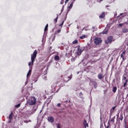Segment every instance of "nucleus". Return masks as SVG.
<instances>
[{
	"label": "nucleus",
	"mask_w": 128,
	"mask_h": 128,
	"mask_svg": "<svg viewBox=\"0 0 128 128\" xmlns=\"http://www.w3.org/2000/svg\"><path fill=\"white\" fill-rule=\"evenodd\" d=\"M36 54H38V50H35L33 54H31V62L28 63L29 66H34V60L36 58Z\"/></svg>",
	"instance_id": "nucleus-1"
},
{
	"label": "nucleus",
	"mask_w": 128,
	"mask_h": 128,
	"mask_svg": "<svg viewBox=\"0 0 128 128\" xmlns=\"http://www.w3.org/2000/svg\"><path fill=\"white\" fill-rule=\"evenodd\" d=\"M27 104L28 106H34L36 104V98L34 96H32L27 100Z\"/></svg>",
	"instance_id": "nucleus-2"
},
{
	"label": "nucleus",
	"mask_w": 128,
	"mask_h": 128,
	"mask_svg": "<svg viewBox=\"0 0 128 128\" xmlns=\"http://www.w3.org/2000/svg\"><path fill=\"white\" fill-rule=\"evenodd\" d=\"M102 42V38H96L94 39V44H95L96 46H98L99 44H100Z\"/></svg>",
	"instance_id": "nucleus-3"
},
{
	"label": "nucleus",
	"mask_w": 128,
	"mask_h": 128,
	"mask_svg": "<svg viewBox=\"0 0 128 128\" xmlns=\"http://www.w3.org/2000/svg\"><path fill=\"white\" fill-rule=\"evenodd\" d=\"M113 38L112 36H109L108 37L107 40H106L105 42L106 44H108L112 42Z\"/></svg>",
	"instance_id": "nucleus-4"
},
{
	"label": "nucleus",
	"mask_w": 128,
	"mask_h": 128,
	"mask_svg": "<svg viewBox=\"0 0 128 128\" xmlns=\"http://www.w3.org/2000/svg\"><path fill=\"white\" fill-rule=\"evenodd\" d=\"M126 51L124 50L122 54H120V58H122L123 62H124V60H126V58H124V56H126Z\"/></svg>",
	"instance_id": "nucleus-5"
},
{
	"label": "nucleus",
	"mask_w": 128,
	"mask_h": 128,
	"mask_svg": "<svg viewBox=\"0 0 128 128\" xmlns=\"http://www.w3.org/2000/svg\"><path fill=\"white\" fill-rule=\"evenodd\" d=\"M66 16H64V18H62V23L59 24L60 26H61V28H62V26L64 25V22H66Z\"/></svg>",
	"instance_id": "nucleus-6"
},
{
	"label": "nucleus",
	"mask_w": 128,
	"mask_h": 128,
	"mask_svg": "<svg viewBox=\"0 0 128 128\" xmlns=\"http://www.w3.org/2000/svg\"><path fill=\"white\" fill-rule=\"evenodd\" d=\"M82 52V48H80V46H78V50H77V54L78 56H80Z\"/></svg>",
	"instance_id": "nucleus-7"
},
{
	"label": "nucleus",
	"mask_w": 128,
	"mask_h": 128,
	"mask_svg": "<svg viewBox=\"0 0 128 128\" xmlns=\"http://www.w3.org/2000/svg\"><path fill=\"white\" fill-rule=\"evenodd\" d=\"M48 120L50 122H54V118L52 116H49L48 118Z\"/></svg>",
	"instance_id": "nucleus-8"
},
{
	"label": "nucleus",
	"mask_w": 128,
	"mask_h": 128,
	"mask_svg": "<svg viewBox=\"0 0 128 128\" xmlns=\"http://www.w3.org/2000/svg\"><path fill=\"white\" fill-rule=\"evenodd\" d=\"M8 118L10 120L8 122V124H10V122H12V112L10 114Z\"/></svg>",
	"instance_id": "nucleus-9"
},
{
	"label": "nucleus",
	"mask_w": 128,
	"mask_h": 128,
	"mask_svg": "<svg viewBox=\"0 0 128 128\" xmlns=\"http://www.w3.org/2000/svg\"><path fill=\"white\" fill-rule=\"evenodd\" d=\"M83 124L85 128H88V123L86 122V120H84Z\"/></svg>",
	"instance_id": "nucleus-10"
},
{
	"label": "nucleus",
	"mask_w": 128,
	"mask_h": 128,
	"mask_svg": "<svg viewBox=\"0 0 128 128\" xmlns=\"http://www.w3.org/2000/svg\"><path fill=\"white\" fill-rule=\"evenodd\" d=\"M104 16H106V13L104 12H102V13L99 16V18L100 19L104 18Z\"/></svg>",
	"instance_id": "nucleus-11"
},
{
	"label": "nucleus",
	"mask_w": 128,
	"mask_h": 128,
	"mask_svg": "<svg viewBox=\"0 0 128 128\" xmlns=\"http://www.w3.org/2000/svg\"><path fill=\"white\" fill-rule=\"evenodd\" d=\"M98 78H99V80H102V78H104L102 74H99L98 75Z\"/></svg>",
	"instance_id": "nucleus-12"
},
{
	"label": "nucleus",
	"mask_w": 128,
	"mask_h": 128,
	"mask_svg": "<svg viewBox=\"0 0 128 128\" xmlns=\"http://www.w3.org/2000/svg\"><path fill=\"white\" fill-rule=\"evenodd\" d=\"M93 86L94 88H98V84L96 81H92Z\"/></svg>",
	"instance_id": "nucleus-13"
},
{
	"label": "nucleus",
	"mask_w": 128,
	"mask_h": 128,
	"mask_svg": "<svg viewBox=\"0 0 128 128\" xmlns=\"http://www.w3.org/2000/svg\"><path fill=\"white\" fill-rule=\"evenodd\" d=\"M68 80H66V79H64V82H70V80H72V76H68Z\"/></svg>",
	"instance_id": "nucleus-14"
},
{
	"label": "nucleus",
	"mask_w": 128,
	"mask_h": 128,
	"mask_svg": "<svg viewBox=\"0 0 128 128\" xmlns=\"http://www.w3.org/2000/svg\"><path fill=\"white\" fill-rule=\"evenodd\" d=\"M116 90H118V88H116V86H114L112 88V92L114 93L116 92Z\"/></svg>",
	"instance_id": "nucleus-15"
},
{
	"label": "nucleus",
	"mask_w": 128,
	"mask_h": 128,
	"mask_svg": "<svg viewBox=\"0 0 128 128\" xmlns=\"http://www.w3.org/2000/svg\"><path fill=\"white\" fill-rule=\"evenodd\" d=\"M54 60H60V56H56L54 58Z\"/></svg>",
	"instance_id": "nucleus-16"
},
{
	"label": "nucleus",
	"mask_w": 128,
	"mask_h": 128,
	"mask_svg": "<svg viewBox=\"0 0 128 128\" xmlns=\"http://www.w3.org/2000/svg\"><path fill=\"white\" fill-rule=\"evenodd\" d=\"M30 74H32V70H30L28 72L27 74V78L30 76Z\"/></svg>",
	"instance_id": "nucleus-17"
},
{
	"label": "nucleus",
	"mask_w": 128,
	"mask_h": 128,
	"mask_svg": "<svg viewBox=\"0 0 128 128\" xmlns=\"http://www.w3.org/2000/svg\"><path fill=\"white\" fill-rule=\"evenodd\" d=\"M122 32L124 34H126V32H128V29L126 28H124L122 30Z\"/></svg>",
	"instance_id": "nucleus-18"
},
{
	"label": "nucleus",
	"mask_w": 128,
	"mask_h": 128,
	"mask_svg": "<svg viewBox=\"0 0 128 128\" xmlns=\"http://www.w3.org/2000/svg\"><path fill=\"white\" fill-rule=\"evenodd\" d=\"M48 24H47L44 29V32H47L48 30Z\"/></svg>",
	"instance_id": "nucleus-19"
},
{
	"label": "nucleus",
	"mask_w": 128,
	"mask_h": 128,
	"mask_svg": "<svg viewBox=\"0 0 128 128\" xmlns=\"http://www.w3.org/2000/svg\"><path fill=\"white\" fill-rule=\"evenodd\" d=\"M120 120H124V114H120Z\"/></svg>",
	"instance_id": "nucleus-20"
},
{
	"label": "nucleus",
	"mask_w": 128,
	"mask_h": 128,
	"mask_svg": "<svg viewBox=\"0 0 128 128\" xmlns=\"http://www.w3.org/2000/svg\"><path fill=\"white\" fill-rule=\"evenodd\" d=\"M78 41L77 40H75L74 41L72 42V44H78Z\"/></svg>",
	"instance_id": "nucleus-21"
},
{
	"label": "nucleus",
	"mask_w": 128,
	"mask_h": 128,
	"mask_svg": "<svg viewBox=\"0 0 128 128\" xmlns=\"http://www.w3.org/2000/svg\"><path fill=\"white\" fill-rule=\"evenodd\" d=\"M124 128H128V124H126V120H124Z\"/></svg>",
	"instance_id": "nucleus-22"
},
{
	"label": "nucleus",
	"mask_w": 128,
	"mask_h": 128,
	"mask_svg": "<svg viewBox=\"0 0 128 128\" xmlns=\"http://www.w3.org/2000/svg\"><path fill=\"white\" fill-rule=\"evenodd\" d=\"M79 96L80 98H84V97L82 96H84V94H82V92H80L79 94Z\"/></svg>",
	"instance_id": "nucleus-23"
},
{
	"label": "nucleus",
	"mask_w": 128,
	"mask_h": 128,
	"mask_svg": "<svg viewBox=\"0 0 128 128\" xmlns=\"http://www.w3.org/2000/svg\"><path fill=\"white\" fill-rule=\"evenodd\" d=\"M58 14H57V16H56V18H55V19L54 20L55 21V22H58Z\"/></svg>",
	"instance_id": "nucleus-24"
},
{
	"label": "nucleus",
	"mask_w": 128,
	"mask_h": 128,
	"mask_svg": "<svg viewBox=\"0 0 128 128\" xmlns=\"http://www.w3.org/2000/svg\"><path fill=\"white\" fill-rule=\"evenodd\" d=\"M80 40H84V38H86V35H83L82 36H80Z\"/></svg>",
	"instance_id": "nucleus-25"
},
{
	"label": "nucleus",
	"mask_w": 128,
	"mask_h": 128,
	"mask_svg": "<svg viewBox=\"0 0 128 128\" xmlns=\"http://www.w3.org/2000/svg\"><path fill=\"white\" fill-rule=\"evenodd\" d=\"M110 128V121L108 122V124L106 128Z\"/></svg>",
	"instance_id": "nucleus-26"
},
{
	"label": "nucleus",
	"mask_w": 128,
	"mask_h": 128,
	"mask_svg": "<svg viewBox=\"0 0 128 128\" xmlns=\"http://www.w3.org/2000/svg\"><path fill=\"white\" fill-rule=\"evenodd\" d=\"M73 4H74V2H72V3L70 4V6L68 7V8H72Z\"/></svg>",
	"instance_id": "nucleus-27"
},
{
	"label": "nucleus",
	"mask_w": 128,
	"mask_h": 128,
	"mask_svg": "<svg viewBox=\"0 0 128 128\" xmlns=\"http://www.w3.org/2000/svg\"><path fill=\"white\" fill-rule=\"evenodd\" d=\"M62 30V29H59L56 32V34H60Z\"/></svg>",
	"instance_id": "nucleus-28"
},
{
	"label": "nucleus",
	"mask_w": 128,
	"mask_h": 128,
	"mask_svg": "<svg viewBox=\"0 0 128 128\" xmlns=\"http://www.w3.org/2000/svg\"><path fill=\"white\" fill-rule=\"evenodd\" d=\"M110 122L114 124V118H112V120H110Z\"/></svg>",
	"instance_id": "nucleus-29"
},
{
	"label": "nucleus",
	"mask_w": 128,
	"mask_h": 128,
	"mask_svg": "<svg viewBox=\"0 0 128 128\" xmlns=\"http://www.w3.org/2000/svg\"><path fill=\"white\" fill-rule=\"evenodd\" d=\"M103 34H108V30L104 31Z\"/></svg>",
	"instance_id": "nucleus-30"
},
{
	"label": "nucleus",
	"mask_w": 128,
	"mask_h": 128,
	"mask_svg": "<svg viewBox=\"0 0 128 128\" xmlns=\"http://www.w3.org/2000/svg\"><path fill=\"white\" fill-rule=\"evenodd\" d=\"M20 104H18L17 105L15 106V108H20Z\"/></svg>",
	"instance_id": "nucleus-31"
},
{
	"label": "nucleus",
	"mask_w": 128,
	"mask_h": 128,
	"mask_svg": "<svg viewBox=\"0 0 128 128\" xmlns=\"http://www.w3.org/2000/svg\"><path fill=\"white\" fill-rule=\"evenodd\" d=\"M124 26V24H118V26L121 28V26Z\"/></svg>",
	"instance_id": "nucleus-32"
},
{
	"label": "nucleus",
	"mask_w": 128,
	"mask_h": 128,
	"mask_svg": "<svg viewBox=\"0 0 128 128\" xmlns=\"http://www.w3.org/2000/svg\"><path fill=\"white\" fill-rule=\"evenodd\" d=\"M62 127L60 126V124H57V128H61Z\"/></svg>",
	"instance_id": "nucleus-33"
},
{
	"label": "nucleus",
	"mask_w": 128,
	"mask_h": 128,
	"mask_svg": "<svg viewBox=\"0 0 128 128\" xmlns=\"http://www.w3.org/2000/svg\"><path fill=\"white\" fill-rule=\"evenodd\" d=\"M64 0H62L60 2V4H64Z\"/></svg>",
	"instance_id": "nucleus-34"
},
{
	"label": "nucleus",
	"mask_w": 128,
	"mask_h": 128,
	"mask_svg": "<svg viewBox=\"0 0 128 128\" xmlns=\"http://www.w3.org/2000/svg\"><path fill=\"white\" fill-rule=\"evenodd\" d=\"M127 84H128V83H126V82L124 83V88H126V86Z\"/></svg>",
	"instance_id": "nucleus-35"
},
{
	"label": "nucleus",
	"mask_w": 128,
	"mask_h": 128,
	"mask_svg": "<svg viewBox=\"0 0 128 128\" xmlns=\"http://www.w3.org/2000/svg\"><path fill=\"white\" fill-rule=\"evenodd\" d=\"M57 106H58V108H60V103H58V104H57Z\"/></svg>",
	"instance_id": "nucleus-36"
},
{
	"label": "nucleus",
	"mask_w": 128,
	"mask_h": 128,
	"mask_svg": "<svg viewBox=\"0 0 128 128\" xmlns=\"http://www.w3.org/2000/svg\"><path fill=\"white\" fill-rule=\"evenodd\" d=\"M116 106H114V107H112V110H114L116 109Z\"/></svg>",
	"instance_id": "nucleus-37"
},
{
	"label": "nucleus",
	"mask_w": 128,
	"mask_h": 128,
	"mask_svg": "<svg viewBox=\"0 0 128 128\" xmlns=\"http://www.w3.org/2000/svg\"><path fill=\"white\" fill-rule=\"evenodd\" d=\"M69 1H70V0H66L65 4H66L67 2H68Z\"/></svg>",
	"instance_id": "nucleus-38"
},
{
	"label": "nucleus",
	"mask_w": 128,
	"mask_h": 128,
	"mask_svg": "<svg viewBox=\"0 0 128 128\" xmlns=\"http://www.w3.org/2000/svg\"><path fill=\"white\" fill-rule=\"evenodd\" d=\"M125 82H125L128 83V79H126V80H125Z\"/></svg>",
	"instance_id": "nucleus-39"
},
{
	"label": "nucleus",
	"mask_w": 128,
	"mask_h": 128,
	"mask_svg": "<svg viewBox=\"0 0 128 128\" xmlns=\"http://www.w3.org/2000/svg\"><path fill=\"white\" fill-rule=\"evenodd\" d=\"M125 24H128V22H125L124 23Z\"/></svg>",
	"instance_id": "nucleus-40"
},
{
	"label": "nucleus",
	"mask_w": 128,
	"mask_h": 128,
	"mask_svg": "<svg viewBox=\"0 0 128 128\" xmlns=\"http://www.w3.org/2000/svg\"><path fill=\"white\" fill-rule=\"evenodd\" d=\"M124 80H126V77L124 76Z\"/></svg>",
	"instance_id": "nucleus-41"
},
{
	"label": "nucleus",
	"mask_w": 128,
	"mask_h": 128,
	"mask_svg": "<svg viewBox=\"0 0 128 128\" xmlns=\"http://www.w3.org/2000/svg\"><path fill=\"white\" fill-rule=\"evenodd\" d=\"M50 50H52V46L50 47Z\"/></svg>",
	"instance_id": "nucleus-42"
},
{
	"label": "nucleus",
	"mask_w": 128,
	"mask_h": 128,
	"mask_svg": "<svg viewBox=\"0 0 128 128\" xmlns=\"http://www.w3.org/2000/svg\"><path fill=\"white\" fill-rule=\"evenodd\" d=\"M72 60H74V58H72Z\"/></svg>",
	"instance_id": "nucleus-43"
},
{
	"label": "nucleus",
	"mask_w": 128,
	"mask_h": 128,
	"mask_svg": "<svg viewBox=\"0 0 128 128\" xmlns=\"http://www.w3.org/2000/svg\"><path fill=\"white\" fill-rule=\"evenodd\" d=\"M120 16H122V14H120Z\"/></svg>",
	"instance_id": "nucleus-44"
},
{
	"label": "nucleus",
	"mask_w": 128,
	"mask_h": 128,
	"mask_svg": "<svg viewBox=\"0 0 128 128\" xmlns=\"http://www.w3.org/2000/svg\"><path fill=\"white\" fill-rule=\"evenodd\" d=\"M100 2H102V0H100Z\"/></svg>",
	"instance_id": "nucleus-45"
},
{
	"label": "nucleus",
	"mask_w": 128,
	"mask_h": 128,
	"mask_svg": "<svg viewBox=\"0 0 128 128\" xmlns=\"http://www.w3.org/2000/svg\"><path fill=\"white\" fill-rule=\"evenodd\" d=\"M114 0H113L114 2Z\"/></svg>",
	"instance_id": "nucleus-46"
}]
</instances>
